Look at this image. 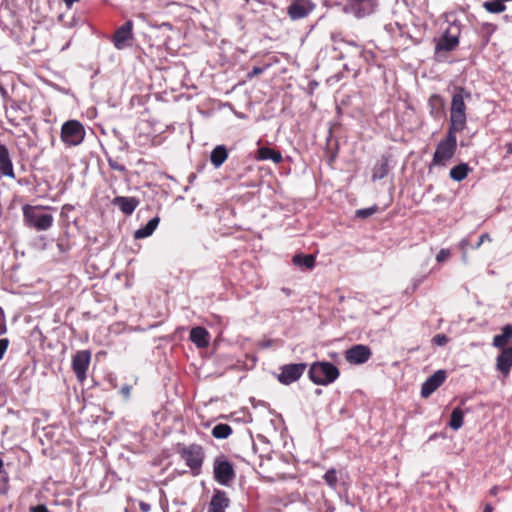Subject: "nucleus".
I'll return each instance as SVG.
<instances>
[{
  "mask_svg": "<svg viewBox=\"0 0 512 512\" xmlns=\"http://www.w3.org/2000/svg\"><path fill=\"white\" fill-rule=\"evenodd\" d=\"M471 93L463 87H456L451 101L449 129L463 131L466 127L465 99H470Z\"/></svg>",
  "mask_w": 512,
  "mask_h": 512,
  "instance_id": "obj_1",
  "label": "nucleus"
},
{
  "mask_svg": "<svg viewBox=\"0 0 512 512\" xmlns=\"http://www.w3.org/2000/svg\"><path fill=\"white\" fill-rule=\"evenodd\" d=\"M23 218L26 226L34 228L37 231L48 230L54 221L52 214L45 213L42 206H32L26 204L22 207Z\"/></svg>",
  "mask_w": 512,
  "mask_h": 512,
  "instance_id": "obj_2",
  "label": "nucleus"
},
{
  "mask_svg": "<svg viewBox=\"0 0 512 512\" xmlns=\"http://www.w3.org/2000/svg\"><path fill=\"white\" fill-rule=\"evenodd\" d=\"M457 132L458 131L448 129L446 138L441 140L436 147L432 159V165L446 166L453 158L457 149Z\"/></svg>",
  "mask_w": 512,
  "mask_h": 512,
  "instance_id": "obj_3",
  "label": "nucleus"
},
{
  "mask_svg": "<svg viewBox=\"0 0 512 512\" xmlns=\"http://www.w3.org/2000/svg\"><path fill=\"white\" fill-rule=\"evenodd\" d=\"M339 374V369L330 362H315L309 369V378L317 385H329L339 377Z\"/></svg>",
  "mask_w": 512,
  "mask_h": 512,
  "instance_id": "obj_4",
  "label": "nucleus"
},
{
  "mask_svg": "<svg viewBox=\"0 0 512 512\" xmlns=\"http://www.w3.org/2000/svg\"><path fill=\"white\" fill-rule=\"evenodd\" d=\"M180 457L185 461L186 465L191 469L194 476L200 474L204 460L203 448L198 444L184 446L179 450Z\"/></svg>",
  "mask_w": 512,
  "mask_h": 512,
  "instance_id": "obj_5",
  "label": "nucleus"
},
{
  "mask_svg": "<svg viewBox=\"0 0 512 512\" xmlns=\"http://www.w3.org/2000/svg\"><path fill=\"white\" fill-rule=\"evenodd\" d=\"M61 140L68 146H77L85 138V129L77 120L66 121L61 127Z\"/></svg>",
  "mask_w": 512,
  "mask_h": 512,
  "instance_id": "obj_6",
  "label": "nucleus"
},
{
  "mask_svg": "<svg viewBox=\"0 0 512 512\" xmlns=\"http://www.w3.org/2000/svg\"><path fill=\"white\" fill-rule=\"evenodd\" d=\"M213 473L214 479L223 486H229L235 478L234 467L224 456L214 460Z\"/></svg>",
  "mask_w": 512,
  "mask_h": 512,
  "instance_id": "obj_7",
  "label": "nucleus"
},
{
  "mask_svg": "<svg viewBox=\"0 0 512 512\" xmlns=\"http://www.w3.org/2000/svg\"><path fill=\"white\" fill-rule=\"evenodd\" d=\"M307 365L305 363H292L280 367V373L277 376L278 381L284 385H290L297 381L305 372Z\"/></svg>",
  "mask_w": 512,
  "mask_h": 512,
  "instance_id": "obj_8",
  "label": "nucleus"
},
{
  "mask_svg": "<svg viewBox=\"0 0 512 512\" xmlns=\"http://www.w3.org/2000/svg\"><path fill=\"white\" fill-rule=\"evenodd\" d=\"M91 360V352L89 350H80L75 353L72 358V370L79 382L86 379V373Z\"/></svg>",
  "mask_w": 512,
  "mask_h": 512,
  "instance_id": "obj_9",
  "label": "nucleus"
},
{
  "mask_svg": "<svg viewBox=\"0 0 512 512\" xmlns=\"http://www.w3.org/2000/svg\"><path fill=\"white\" fill-rule=\"evenodd\" d=\"M133 39V21L127 20L121 27H119L112 38V42L116 49L123 50L130 46V41Z\"/></svg>",
  "mask_w": 512,
  "mask_h": 512,
  "instance_id": "obj_10",
  "label": "nucleus"
},
{
  "mask_svg": "<svg viewBox=\"0 0 512 512\" xmlns=\"http://www.w3.org/2000/svg\"><path fill=\"white\" fill-rule=\"evenodd\" d=\"M372 356L371 349L363 344H357L346 350L345 359L350 364H363Z\"/></svg>",
  "mask_w": 512,
  "mask_h": 512,
  "instance_id": "obj_11",
  "label": "nucleus"
},
{
  "mask_svg": "<svg viewBox=\"0 0 512 512\" xmlns=\"http://www.w3.org/2000/svg\"><path fill=\"white\" fill-rule=\"evenodd\" d=\"M315 5L310 0H294L288 7V15L292 20H299L307 17Z\"/></svg>",
  "mask_w": 512,
  "mask_h": 512,
  "instance_id": "obj_12",
  "label": "nucleus"
},
{
  "mask_svg": "<svg viewBox=\"0 0 512 512\" xmlns=\"http://www.w3.org/2000/svg\"><path fill=\"white\" fill-rule=\"evenodd\" d=\"M446 380V372L444 370H438L431 375L422 384L421 396L424 398L429 397L435 390H437Z\"/></svg>",
  "mask_w": 512,
  "mask_h": 512,
  "instance_id": "obj_13",
  "label": "nucleus"
},
{
  "mask_svg": "<svg viewBox=\"0 0 512 512\" xmlns=\"http://www.w3.org/2000/svg\"><path fill=\"white\" fill-rule=\"evenodd\" d=\"M459 44V38L457 35L451 34L446 31L438 40L435 46V53L438 55L440 52L453 51Z\"/></svg>",
  "mask_w": 512,
  "mask_h": 512,
  "instance_id": "obj_14",
  "label": "nucleus"
},
{
  "mask_svg": "<svg viewBox=\"0 0 512 512\" xmlns=\"http://www.w3.org/2000/svg\"><path fill=\"white\" fill-rule=\"evenodd\" d=\"M230 504V499L222 490H215L208 506L207 512H225Z\"/></svg>",
  "mask_w": 512,
  "mask_h": 512,
  "instance_id": "obj_15",
  "label": "nucleus"
},
{
  "mask_svg": "<svg viewBox=\"0 0 512 512\" xmlns=\"http://www.w3.org/2000/svg\"><path fill=\"white\" fill-rule=\"evenodd\" d=\"M0 172L2 175L14 178L13 164L8 148L0 142Z\"/></svg>",
  "mask_w": 512,
  "mask_h": 512,
  "instance_id": "obj_16",
  "label": "nucleus"
},
{
  "mask_svg": "<svg viewBox=\"0 0 512 512\" xmlns=\"http://www.w3.org/2000/svg\"><path fill=\"white\" fill-rule=\"evenodd\" d=\"M112 203L117 206L123 214L131 215L140 202L135 197L117 196L113 199Z\"/></svg>",
  "mask_w": 512,
  "mask_h": 512,
  "instance_id": "obj_17",
  "label": "nucleus"
},
{
  "mask_svg": "<svg viewBox=\"0 0 512 512\" xmlns=\"http://www.w3.org/2000/svg\"><path fill=\"white\" fill-rule=\"evenodd\" d=\"M512 367V347L503 348L496 359V368L504 376L510 373Z\"/></svg>",
  "mask_w": 512,
  "mask_h": 512,
  "instance_id": "obj_18",
  "label": "nucleus"
},
{
  "mask_svg": "<svg viewBox=\"0 0 512 512\" xmlns=\"http://www.w3.org/2000/svg\"><path fill=\"white\" fill-rule=\"evenodd\" d=\"M350 5L358 17H364L373 12L377 0H350Z\"/></svg>",
  "mask_w": 512,
  "mask_h": 512,
  "instance_id": "obj_19",
  "label": "nucleus"
},
{
  "mask_svg": "<svg viewBox=\"0 0 512 512\" xmlns=\"http://www.w3.org/2000/svg\"><path fill=\"white\" fill-rule=\"evenodd\" d=\"M190 340L198 347L205 348L209 344L208 331L200 326L194 327L190 331Z\"/></svg>",
  "mask_w": 512,
  "mask_h": 512,
  "instance_id": "obj_20",
  "label": "nucleus"
},
{
  "mask_svg": "<svg viewBox=\"0 0 512 512\" xmlns=\"http://www.w3.org/2000/svg\"><path fill=\"white\" fill-rule=\"evenodd\" d=\"M256 159L259 161L271 160L275 164H279L282 162L283 157L282 154L269 147H260L257 152Z\"/></svg>",
  "mask_w": 512,
  "mask_h": 512,
  "instance_id": "obj_21",
  "label": "nucleus"
},
{
  "mask_svg": "<svg viewBox=\"0 0 512 512\" xmlns=\"http://www.w3.org/2000/svg\"><path fill=\"white\" fill-rule=\"evenodd\" d=\"M228 158V151L224 145L216 146L210 155V161L215 168H219Z\"/></svg>",
  "mask_w": 512,
  "mask_h": 512,
  "instance_id": "obj_22",
  "label": "nucleus"
},
{
  "mask_svg": "<svg viewBox=\"0 0 512 512\" xmlns=\"http://www.w3.org/2000/svg\"><path fill=\"white\" fill-rule=\"evenodd\" d=\"M158 224H159L158 217H154V218L150 219L144 227H142L134 232V238L142 239V238H146V237L152 235V233L157 228Z\"/></svg>",
  "mask_w": 512,
  "mask_h": 512,
  "instance_id": "obj_23",
  "label": "nucleus"
},
{
  "mask_svg": "<svg viewBox=\"0 0 512 512\" xmlns=\"http://www.w3.org/2000/svg\"><path fill=\"white\" fill-rule=\"evenodd\" d=\"M512 338V326L507 324L502 328V333L495 335L493 338V346L496 348H506V343Z\"/></svg>",
  "mask_w": 512,
  "mask_h": 512,
  "instance_id": "obj_24",
  "label": "nucleus"
},
{
  "mask_svg": "<svg viewBox=\"0 0 512 512\" xmlns=\"http://www.w3.org/2000/svg\"><path fill=\"white\" fill-rule=\"evenodd\" d=\"M469 171H470V168H469L468 164L460 163V164L454 166L450 170V177L454 181L460 182L467 177Z\"/></svg>",
  "mask_w": 512,
  "mask_h": 512,
  "instance_id": "obj_25",
  "label": "nucleus"
},
{
  "mask_svg": "<svg viewBox=\"0 0 512 512\" xmlns=\"http://www.w3.org/2000/svg\"><path fill=\"white\" fill-rule=\"evenodd\" d=\"M292 262L294 265L298 267H305L306 269H312L315 265V257L311 254L302 255L296 254Z\"/></svg>",
  "mask_w": 512,
  "mask_h": 512,
  "instance_id": "obj_26",
  "label": "nucleus"
},
{
  "mask_svg": "<svg viewBox=\"0 0 512 512\" xmlns=\"http://www.w3.org/2000/svg\"><path fill=\"white\" fill-rule=\"evenodd\" d=\"M387 174H388V163L386 160H381V161L377 162L373 167L372 180L376 181V180L383 179L384 177H386Z\"/></svg>",
  "mask_w": 512,
  "mask_h": 512,
  "instance_id": "obj_27",
  "label": "nucleus"
},
{
  "mask_svg": "<svg viewBox=\"0 0 512 512\" xmlns=\"http://www.w3.org/2000/svg\"><path fill=\"white\" fill-rule=\"evenodd\" d=\"M232 433V428L228 424L220 423L213 427L212 436L216 439H226Z\"/></svg>",
  "mask_w": 512,
  "mask_h": 512,
  "instance_id": "obj_28",
  "label": "nucleus"
},
{
  "mask_svg": "<svg viewBox=\"0 0 512 512\" xmlns=\"http://www.w3.org/2000/svg\"><path fill=\"white\" fill-rule=\"evenodd\" d=\"M463 417H464L463 411L459 407L453 409V411L451 413V419L449 422L450 428L453 430L460 429L463 425Z\"/></svg>",
  "mask_w": 512,
  "mask_h": 512,
  "instance_id": "obj_29",
  "label": "nucleus"
},
{
  "mask_svg": "<svg viewBox=\"0 0 512 512\" xmlns=\"http://www.w3.org/2000/svg\"><path fill=\"white\" fill-rule=\"evenodd\" d=\"M483 7L489 13H502L506 10V6L501 0L486 1L483 3Z\"/></svg>",
  "mask_w": 512,
  "mask_h": 512,
  "instance_id": "obj_30",
  "label": "nucleus"
},
{
  "mask_svg": "<svg viewBox=\"0 0 512 512\" xmlns=\"http://www.w3.org/2000/svg\"><path fill=\"white\" fill-rule=\"evenodd\" d=\"M323 479L330 488H332V489L336 488L338 479H337V472L334 468L327 470L323 476Z\"/></svg>",
  "mask_w": 512,
  "mask_h": 512,
  "instance_id": "obj_31",
  "label": "nucleus"
},
{
  "mask_svg": "<svg viewBox=\"0 0 512 512\" xmlns=\"http://www.w3.org/2000/svg\"><path fill=\"white\" fill-rule=\"evenodd\" d=\"M20 109H21V105H20V103H18L16 101H11L10 107L6 109L8 121L12 125H17V123L15 122V118L12 117V114L17 112Z\"/></svg>",
  "mask_w": 512,
  "mask_h": 512,
  "instance_id": "obj_32",
  "label": "nucleus"
},
{
  "mask_svg": "<svg viewBox=\"0 0 512 512\" xmlns=\"http://www.w3.org/2000/svg\"><path fill=\"white\" fill-rule=\"evenodd\" d=\"M377 211H378V207L376 205H374V206L369 207V208H364V209L356 210V216L358 218L364 219V218L370 217L371 215H373Z\"/></svg>",
  "mask_w": 512,
  "mask_h": 512,
  "instance_id": "obj_33",
  "label": "nucleus"
},
{
  "mask_svg": "<svg viewBox=\"0 0 512 512\" xmlns=\"http://www.w3.org/2000/svg\"><path fill=\"white\" fill-rule=\"evenodd\" d=\"M108 165L112 170L119 171V172H125L126 168L124 165L120 164L117 160L108 157L107 159Z\"/></svg>",
  "mask_w": 512,
  "mask_h": 512,
  "instance_id": "obj_34",
  "label": "nucleus"
},
{
  "mask_svg": "<svg viewBox=\"0 0 512 512\" xmlns=\"http://www.w3.org/2000/svg\"><path fill=\"white\" fill-rule=\"evenodd\" d=\"M432 341L438 346H444L448 342V338L444 334H437L433 337Z\"/></svg>",
  "mask_w": 512,
  "mask_h": 512,
  "instance_id": "obj_35",
  "label": "nucleus"
},
{
  "mask_svg": "<svg viewBox=\"0 0 512 512\" xmlns=\"http://www.w3.org/2000/svg\"><path fill=\"white\" fill-rule=\"evenodd\" d=\"M450 256V251L448 249H441L436 256L437 262H444Z\"/></svg>",
  "mask_w": 512,
  "mask_h": 512,
  "instance_id": "obj_36",
  "label": "nucleus"
},
{
  "mask_svg": "<svg viewBox=\"0 0 512 512\" xmlns=\"http://www.w3.org/2000/svg\"><path fill=\"white\" fill-rule=\"evenodd\" d=\"M8 346H9V340L7 338H1L0 339V360H2Z\"/></svg>",
  "mask_w": 512,
  "mask_h": 512,
  "instance_id": "obj_37",
  "label": "nucleus"
},
{
  "mask_svg": "<svg viewBox=\"0 0 512 512\" xmlns=\"http://www.w3.org/2000/svg\"><path fill=\"white\" fill-rule=\"evenodd\" d=\"M7 331V327L5 324V315L3 309L0 307V335L5 334Z\"/></svg>",
  "mask_w": 512,
  "mask_h": 512,
  "instance_id": "obj_38",
  "label": "nucleus"
},
{
  "mask_svg": "<svg viewBox=\"0 0 512 512\" xmlns=\"http://www.w3.org/2000/svg\"><path fill=\"white\" fill-rule=\"evenodd\" d=\"M485 241H491V237L488 233H484L482 234L480 237H479V240L477 241V243L475 244V246L473 247L474 249H478L480 248V246L485 242Z\"/></svg>",
  "mask_w": 512,
  "mask_h": 512,
  "instance_id": "obj_39",
  "label": "nucleus"
},
{
  "mask_svg": "<svg viewBox=\"0 0 512 512\" xmlns=\"http://www.w3.org/2000/svg\"><path fill=\"white\" fill-rule=\"evenodd\" d=\"M265 68L264 67H253V69L251 70V72L248 73V77L249 78H253L255 76H258L260 74H262L264 72Z\"/></svg>",
  "mask_w": 512,
  "mask_h": 512,
  "instance_id": "obj_40",
  "label": "nucleus"
},
{
  "mask_svg": "<svg viewBox=\"0 0 512 512\" xmlns=\"http://www.w3.org/2000/svg\"><path fill=\"white\" fill-rule=\"evenodd\" d=\"M8 101V94L7 91L0 86V105L6 104Z\"/></svg>",
  "mask_w": 512,
  "mask_h": 512,
  "instance_id": "obj_41",
  "label": "nucleus"
},
{
  "mask_svg": "<svg viewBox=\"0 0 512 512\" xmlns=\"http://www.w3.org/2000/svg\"><path fill=\"white\" fill-rule=\"evenodd\" d=\"M31 512H50V511L48 510V508L45 505L39 504V505L32 507Z\"/></svg>",
  "mask_w": 512,
  "mask_h": 512,
  "instance_id": "obj_42",
  "label": "nucleus"
},
{
  "mask_svg": "<svg viewBox=\"0 0 512 512\" xmlns=\"http://www.w3.org/2000/svg\"><path fill=\"white\" fill-rule=\"evenodd\" d=\"M434 103H439L440 105H442V98L439 95H432L429 98V104L433 106Z\"/></svg>",
  "mask_w": 512,
  "mask_h": 512,
  "instance_id": "obj_43",
  "label": "nucleus"
},
{
  "mask_svg": "<svg viewBox=\"0 0 512 512\" xmlns=\"http://www.w3.org/2000/svg\"><path fill=\"white\" fill-rule=\"evenodd\" d=\"M139 507L142 512H149L151 509L150 504L145 502H140Z\"/></svg>",
  "mask_w": 512,
  "mask_h": 512,
  "instance_id": "obj_44",
  "label": "nucleus"
},
{
  "mask_svg": "<svg viewBox=\"0 0 512 512\" xmlns=\"http://www.w3.org/2000/svg\"><path fill=\"white\" fill-rule=\"evenodd\" d=\"M469 244V241L467 239H463L461 242H460V247L465 250L466 247L468 246Z\"/></svg>",
  "mask_w": 512,
  "mask_h": 512,
  "instance_id": "obj_45",
  "label": "nucleus"
},
{
  "mask_svg": "<svg viewBox=\"0 0 512 512\" xmlns=\"http://www.w3.org/2000/svg\"><path fill=\"white\" fill-rule=\"evenodd\" d=\"M507 153L512 154V141L506 144Z\"/></svg>",
  "mask_w": 512,
  "mask_h": 512,
  "instance_id": "obj_46",
  "label": "nucleus"
},
{
  "mask_svg": "<svg viewBox=\"0 0 512 512\" xmlns=\"http://www.w3.org/2000/svg\"><path fill=\"white\" fill-rule=\"evenodd\" d=\"M483 512H493V507H492L490 504H487V505L484 507Z\"/></svg>",
  "mask_w": 512,
  "mask_h": 512,
  "instance_id": "obj_47",
  "label": "nucleus"
},
{
  "mask_svg": "<svg viewBox=\"0 0 512 512\" xmlns=\"http://www.w3.org/2000/svg\"><path fill=\"white\" fill-rule=\"evenodd\" d=\"M122 392L125 394V395H129V392H130V388L128 386H125L122 388Z\"/></svg>",
  "mask_w": 512,
  "mask_h": 512,
  "instance_id": "obj_48",
  "label": "nucleus"
},
{
  "mask_svg": "<svg viewBox=\"0 0 512 512\" xmlns=\"http://www.w3.org/2000/svg\"><path fill=\"white\" fill-rule=\"evenodd\" d=\"M462 260H463V262H464V263H467V261H468V257H467L466 252H464V253H463V255H462Z\"/></svg>",
  "mask_w": 512,
  "mask_h": 512,
  "instance_id": "obj_49",
  "label": "nucleus"
},
{
  "mask_svg": "<svg viewBox=\"0 0 512 512\" xmlns=\"http://www.w3.org/2000/svg\"><path fill=\"white\" fill-rule=\"evenodd\" d=\"M496 490H497V488H496V487H493V488L491 489V493H492V494H496Z\"/></svg>",
  "mask_w": 512,
  "mask_h": 512,
  "instance_id": "obj_50",
  "label": "nucleus"
},
{
  "mask_svg": "<svg viewBox=\"0 0 512 512\" xmlns=\"http://www.w3.org/2000/svg\"><path fill=\"white\" fill-rule=\"evenodd\" d=\"M3 466V461L0 459V469L2 468Z\"/></svg>",
  "mask_w": 512,
  "mask_h": 512,
  "instance_id": "obj_51",
  "label": "nucleus"
}]
</instances>
